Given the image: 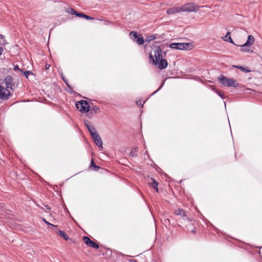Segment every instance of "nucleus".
I'll list each match as a JSON object with an SVG mask.
<instances>
[{
    "label": "nucleus",
    "mask_w": 262,
    "mask_h": 262,
    "mask_svg": "<svg viewBox=\"0 0 262 262\" xmlns=\"http://www.w3.org/2000/svg\"><path fill=\"white\" fill-rule=\"evenodd\" d=\"M154 55L151 54L149 55L150 59L152 60L153 63L156 65L159 69H164L167 66V61L162 59V50L160 47H156L154 51Z\"/></svg>",
    "instance_id": "f257e3e1"
},
{
    "label": "nucleus",
    "mask_w": 262,
    "mask_h": 262,
    "mask_svg": "<svg viewBox=\"0 0 262 262\" xmlns=\"http://www.w3.org/2000/svg\"><path fill=\"white\" fill-rule=\"evenodd\" d=\"M219 80L220 83L225 86H233L236 88L238 86V83L236 80L232 78H228L227 77L222 75L219 77Z\"/></svg>",
    "instance_id": "f03ea898"
},
{
    "label": "nucleus",
    "mask_w": 262,
    "mask_h": 262,
    "mask_svg": "<svg viewBox=\"0 0 262 262\" xmlns=\"http://www.w3.org/2000/svg\"><path fill=\"white\" fill-rule=\"evenodd\" d=\"M182 220L184 221V224L185 225L187 230L193 234H195L196 233L195 226L197 224L196 221L195 220H191L188 217L183 218Z\"/></svg>",
    "instance_id": "7ed1b4c3"
},
{
    "label": "nucleus",
    "mask_w": 262,
    "mask_h": 262,
    "mask_svg": "<svg viewBox=\"0 0 262 262\" xmlns=\"http://www.w3.org/2000/svg\"><path fill=\"white\" fill-rule=\"evenodd\" d=\"M76 107L82 113H88L90 111V106L86 100H81L76 102Z\"/></svg>",
    "instance_id": "20e7f679"
},
{
    "label": "nucleus",
    "mask_w": 262,
    "mask_h": 262,
    "mask_svg": "<svg viewBox=\"0 0 262 262\" xmlns=\"http://www.w3.org/2000/svg\"><path fill=\"white\" fill-rule=\"evenodd\" d=\"M199 8V6L193 3H187L181 6L183 12H197Z\"/></svg>",
    "instance_id": "39448f33"
},
{
    "label": "nucleus",
    "mask_w": 262,
    "mask_h": 262,
    "mask_svg": "<svg viewBox=\"0 0 262 262\" xmlns=\"http://www.w3.org/2000/svg\"><path fill=\"white\" fill-rule=\"evenodd\" d=\"M130 37L138 45H143L144 42V40L142 35L140 34L138 35L137 32L132 31L129 33Z\"/></svg>",
    "instance_id": "423d86ee"
},
{
    "label": "nucleus",
    "mask_w": 262,
    "mask_h": 262,
    "mask_svg": "<svg viewBox=\"0 0 262 262\" xmlns=\"http://www.w3.org/2000/svg\"><path fill=\"white\" fill-rule=\"evenodd\" d=\"M10 95V92L8 88L0 85V99L5 100H8Z\"/></svg>",
    "instance_id": "0eeeda50"
},
{
    "label": "nucleus",
    "mask_w": 262,
    "mask_h": 262,
    "mask_svg": "<svg viewBox=\"0 0 262 262\" xmlns=\"http://www.w3.org/2000/svg\"><path fill=\"white\" fill-rule=\"evenodd\" d=\"M83 241L84 243L89 247L94 248L95 249H98L99 248V246L98 244L95 243V242L92 241L89 237L88 236H83Z\"/></svg>",
    "instance_id": "6e6552de"
},
{
    "label": "nucleus",
    "mask_w": 262,
    "mask_h": 262,
    "mask_svg": "<svg viewBox=\"0 0 262 262\" xmlns=\"http://www.w3.org/2000/svg\"><path fill=\"white\" fill-rule=\"evenodd\" d=\"M5 81L6 88L12 90L13 87L14 86V82H13V79L12 77L10 75L6 76L5 79Z\"/></svg>",
    "instance_id": "1a4fd4ad"
},
{
    "label": "nucleus",
    "mask_w": 262,
    "mask_h": 262,
    "mask_svg": "<svg viewBox=\"0 0 262 262\" xmlns=\"http://www.w3.org/2000/svg\"><path fill=\"white\" fill-rule=\"evenodd\" d=\"M150 182H148V183L149 185H150L152 188L156 190V191L158 192L159 191L158 189V185L159 183L157 181L155 180L154 179L150 178Z\"/></svg>",
    "instance_id": "9d476101"
},
{
    "label": "nucleus",
    "mask_w": 262,
    "mask_h": 262,
    "mask_svg": "<svg viewBox=\"0 0 262 262\" xmlns=\"http://www.w3.org/2000/svg\"><path fill=\"white\" fill-rule=\"evenodd\" d=\"M96 144L99 147L100 149H102V141L99 135L94 138Z\"/></svg>",
    "instance_id": "9b49d317"
},
{
    "label": "nucleus",
    "mask_w": 262,
    "mask_h": 262,
    "mask_svg": "<svg viewBox=\"0 0 262 262\" xmlns=\"http://www.w3.org/2000/svg\"><path fill=\"white\" fill-rule=\"evenodd\" d=\"M90 114H98L100 112V108L96 105H93L91 108L90 107ZM89 115V114L88 115Z\"/></svg>",
    "instance_id": "f8f14e48"
},
{
    "label": "nucleus",
    "mask_w": 262,
    "mask_h": 262,
    "mask_svg": "<svg viewBox=\"0 0 262 262\" xmlns=\"http://www.w3.org/2000/svg\"><path fill=\"white\" fill-rule=\"evenodd\" d=\"M174 214L177 215H179L180 216L183 217L185 218V217H186V213L184 211V210L182 209H178L174 211Z\"/></svg>",
    "instance_id": "ddd939ff"
},
{
    "label": "nucleus",
    "mask_w": 262,
    "mask_h": 262,
    "mask_svg": "<svg viewBox=\"0 0 262 262\" xmlns=\"http://www.w3.org/2000/svg\"><path fill=\"white\" fill-rule=\"evenodd\" d=\"M190 43H178V49L187 50L188 49Z\"/></svg>",
    "instance_id": "4468645a"
},
{
    "label": "nucleus",
    "mask_w": 262,
    "mask_h": 262,
    "mask_svg": "<svg viewBox=\"0 0 262 262\" xmlns=\"http://www.w3.org/2000/svg\"><path fill=\"white\" fill-rule=\"evenodd\" d=\"M254 41V38L252 35H249L248 37V40L246 42L244 43L245 46H250L253 43Z\"/></svg>",
    "instance_id": "2eb2a0df"
},
{
    "label": "nucleus",
    "mask_w": 262,
    "mask_h": 262,
    "mask_svg": "<svg viewBox=\"0 0 262 262\" xmlns=\"http://www.w3.org/2000/svg\"><path fill=\"white\" fill-rule=\"evenodd\" d=\"M223 38L225 41L231 42L235 45L230 36V33L229 32H228L226 35Z\"/></svg>",
    "instance_id": "dca6fc26"
},
{
    "label": "nucleus",
    "mask_w": 262,
    "mask_h": 262,
    "mask_svg": "<svg viewBox=\"0 0 262 262\" xmlns=\"http://www.w3.org/2000/svg\"><path fill=\"white\" fill-rule=\"evenodd\" d=\"M232 67L234 68H237L238 69H239L240 70H241L242 71H243L245 73H249L250 72V71L249 70H248L246 68L243 67L242 66L233 65V66H232Z\"/></svg>",
    "instance_id": "f3484780"
},
{
    "label": "nucleus",
    "mask_w": 262,
    "mask_h": 262,
    "mask_svg": "<svg viewBox=\"0 0 262 262\" xmlns=\"http://www.w3.org/2000/svg\"><path fill=\"white\" fill-rule=\"evenodd\" d=\"M138 150V147L134 148L130 151L129 154V156L132 157H137V152Z\"/></svg>",
    "instance_id": "a211bd4d"
},
{
    "label": "nucleus",
    "mask_w": 262,
    "mask_h": 262,
    "mask_svg": "<svg viewBox=\"0 0 262 262\" xmlns=\"http://www.w3.org/2000/svg\"><path fill=\"white\" fill-rule=\"evenodd\" d=\"M59 235L62 237L65 240L67 241L69 239L68 236L62 230H58L57 232Z\"/></svg>",
    "instance_id": "6ab92c4d"
},
{
    "label": "nucleus",
    "mask_w": 262,
    "mask_h": 262,
    "mask_svg": "<svg viewBox=\"0 0 262 262\" xmlns=\"http://www.w3.org/2000/svg\"><path fill=\"white\" fill-rule=\"evenodd\" d=\"M249 46H245L244 44L241 46V51L242 52H252V50H250Z\"/></svg>",
    "instance_id": "aec40b11"
},
{
    "label": "nucleus",
    "mask_w": 262,
    "mask_h": 262,
    "mask_svg": "<svg viewBox=\"0 0 262 262\" xmlns=\"http://www.w3.org/2000/svg\"><path fill=\"white\" fill-rule=\"evenodd\" d=\"M90 167H92L94 170H97L100 168V167L98 166H97L95 164L93 159H92L91 160Z\"/></svg>",
    "instance_id": "412c9836"
},
{
    "label": "nucleus",
    "mask_w": 262,
    "mask_h": 262,
    "mask_svg": "<svg viewBox=\"0 0 262 262\" xmlns=\"http://www.w3.org/2000/svg\"><path fill=\"white\" fill-rule=\"evenodd\" d=\"M172 8L173 9V11H174V13L183 12L182 9L181 8V7H172Z\"/></svg>",
    "instance_id": "4be33fe9"
},
{
    "label": "nucleus",
    "mask_w": 262,
    "mask_h": 262,
    "mask_svg": "<svg viewBox=\"0 0 262 262\" xmlns=\"http://www.w3.org/2000/svg\"><path fill=\"white\" fill-rule=\"evenodd\" d=\"M84 124L85 126L87 127L88 130H89V128L91 127L93 128L94 127V126L91 123V122L87 120H84Z\"/></svg>",
    "instance_id": "5701e85b"
},
{
    "label": "nucleus",
    "mask_w": 262,
    "mask_h": 262,
    "mask_svg": "<svg viewBox=\"0 0 262 262\" xmlns=\"http://www.w3.org/2000/svg\"><path fill=\"white\" fill-rule=\"evenodd\" d=\"M66 12L68 13H70L72 15H75L77 13V11L74 10L73 8H70L69 9L67 10Z\"/></svg>",
    "instance_id": "b1692460"
},
{
    "label": "nucleus",
    "mask_w": 262,
    "mask_h": 262,
    "mask_svg": "<svg viewBox=\"0 0 262 262\" xmlns=\"http://www.w3.org/2000/svg\"><path fill=\"white\" fill-rule=\"evenodd\" d=\"M178 43H172L169 45L172 49H178Z\"/></svg>",
    "instance_id": "393cba45"
},
{
    "label": "nucleus",
    "mask_w": 262,
    "mask_h": 262,
    "mask_svg": "<svg viewBox=\"0 0 262 262\" xmlns=\"http://www.w3.org/2000/svg\"><path fill=\"white\" fill-rule=\"evenodd\" d=\"M167 13L168 14H174V11L172 8H170L167 10Z\"/></svg>",
    "instance_id": "a878e982"
},
{
    "label": "nucleus",
    "mask_w": 262,
    "mask_h": 262,
    "mask_svg": "<svg viewBox=\"0 0 262 262\" xmlns=\"http://www.w3.org/2000/svg\"><path fill=\"white\" fill-rule=\"evenodd\" d=\"M21 73L24 74V75L26 77V78L28 77V75L33 74L31 71H26L23 72V73Z\"/></svg>",
    "instance_id": "bb28decb"
},
{
    "label": "nucleus",
    "mask_w": 262,
    "mask_h": 262,
    "mask_svg": "<svg viewBox=\"0 0 262 262\" xmlns=\"http://www.w3.org/2000/svg\"><path fill=\"white\" fill-rule=\"evenodd\" d=\"M155 39H156V37L154 35H151V36H148L146 40L148 41H150L151 40H155Z\"/></svg>",
    "instance_id": "cd10ccee"
},
{
    "label": "nucleus",
    "mask_w": 262,
    "mask_h": 262,
    "mask_svg": "<svg viewBox=\"0 0 262 262\" xmlns=\"http://www.w3.org/2000/svg\"><path fill=\"white\" fill-rule=\"evenodd\" d=\"M90 134L92 136L93 139L95 138V137H97V136L99 135L96 130L94 131V132Z\"/></svg>",
    "instance_id": "c85d7f7f"
},
{
    "label": "nucleus",
    "mask_w": 262,
    "mask_h": 262,
    "mask_svg": "<svg viewBox=\"0 0 262 262\" xmlns=\"http://www.w3.org/2000/svg\"><path fill=\"white\" fill-rule=\"evenodd\" d=\"M90 134L92 136L93 139L95 138V137H97V136L99 135L96 130L94 131V132Z\"/></svg>",
    "instance_id": "c756f323"
},
{
    "label": "nucleus",
    "mask_w": 262,
    "mask_h": 262,
    "mask_svg": "<svg viewBox=\"0 0 262 262\" xmlns=\"http://www.w3.org/2000/svg\"><path fill=\"white\" fill-rule=\"evenodd\" d=\"M14 71L18 70V71H19L20 72V73L23 72V70L20 69L17 65H16V66H14Z\"/></svg>",
    "instance_id": "7c9ffc66"
},
{
    "label": "nucleus",
    "mask_w": 262,
    "mask_h": 262,
    "mask_svg": "<svg viewBox=\"0 0 262 262\" xmlns=\"http://www.w3.org/2000/svg\"><path fill=\"white\" fill-rule=\"evenodd\" d=\"M83 18H85L86 19H88V20H92V19H94V18L90 16L89 15H87L86 14L84 15Z\"/></svg>",
    "instance_id": "2f4dec72"
},
{
    "label": "nucleus",
    "mask_w": 262,
    "mask_h": 262,
    "mask_svg": "<svg viewBox=\"0 0 262 262\" xmlns=\"http://www.w3.org/2000/svg\"><path fill=\"white\" fill-rule=\"evenodd\" d=\"M84 14L77 12L76 15L80 17H83Z\"/></svg>",
    "instance_id": "473e14b6"
},
{
    "label": "nucleus",
    "mask_w": 262,
    "mask_h": 262,
    "mask_svg": "<svg viewBox=\"0 0 262 262\" xmlns=\"http://www.w3.org/2000/svg\"><path fill=\"white\" fill-rule=\"evenodd\" d=\"M43 222H44L45 223H46L47 224H48V225H50V226H52V227H56V226L54 225H53V224H50V223H49L48 222H47L45 219H43Z\"/></svg>",
    "instance_id": "72a5a7b5"
},
{
    "label": "nucleus",
    "mask_w": 262,
    "mask_h": 262,
    "mask_svg": "<svg viewBox=\"0 0 262 262\" xmlns=\"http://www.w3.org/2000/svg\"><path fill=\"white\" fill-rule=\"evenodd\" d=\"M217 94L219 95L222 98H224V93L221 92V91H217Z\"/></svg>",
    "instance_id": "f704fd0d"
},
{
    "label": "nucleus",
    "mask_w": 262,
    "mask_h": 262,
    "mask_svg": "<svg viewBox=\"0 0 262 262\" xmlns=\"http://www.w3.org/2000/svg\"><path fill=\"white\" fill-rule=\"evenodd\" d=\"M95 130H96L94 127H93V128L91 127V128H89V130L90 134H91L92 133L94 132Z\"/></svg>",
    "instance_id": "c9c22d12"
},
{
    "label": "nucleus",
    "mask_w": 262,
    "mask_h": 262,
    "mask_svg": "<svg viewBox=\"0 0 262 262\" xmlns=\"http://www.w3.org/2000/svg\"><path fill=\"white\" fill-rule=\"evenodd\" d=\"M62 80L64 81V82L67 84V85L68 86H70L68 83V80L66 79L62 76Z\"/></svg>",
    "instance_id": "e433bc0d"
},
{
    "label": "nucleus",
    "mask_w": 262,
    "mask_h": 262,
    "mask_svg": "<svg viewBox=\"0 0 262 262\" xmlns=\"http://www.w3.org/2000/svg\"><path fill=\"white\" fill-rule=\"evenodd\" d=\"M137 104L139 106H141V107H143V104H142V101H139L137 102Z\"/></svg>",
    "instance_id": "4c0bfd02"
},
{
    "label": "nucleus",
    "mask_w": 262,
    "mask_h": 262,
    "mask_svg": "<svg viewBox=\"0 0 262 262\" xmlns=\"http://www.w3.org/2000/svg\"><path fill=\"white\" fill-rule=\"evenodd\" d=\"M50 66L48 64H46V66H45V69L46 70H48L49 69Z\"/></svg>",
    "instance_id": "58836bf2"
},
{
    "label": "nucleus",
    "mask_w": 262,
    "mask_h": 262,
    "mask_svg": "<svg viewBox=\"0 0 262 262\" xmlns=\"http://www.w3.org/2000/svg\"><path fill=\"white\" fill-rule=\"evenodd\" d=\"M45 207L48 210H50L51 209V207L49 205H45Z\"/></svg>",
    "instance_id": "ea45409f"
},
{
    "label": "nucleus",
    "mask_w": 262,
    "mask_h": 262,
    "mask_svg": "<svg viewBox=\"0 0 262 262\" xmlns=\"http://www.w3.org/2000/svg\"><path fill=\"white\" fill-rule=\"evenodd\" d=\"M162 86V85H161V86L159 88V89H158L156 91H155V92H154V93L152 94V95H154V94H155V93H157V92H158V91H159V90L161 88Z\"/></svg>",
    "instance_id": "a19ab883"
},
{
    "label": "nucleus",
    "mask_w": 262,
    "mask_h": 262,
    "mask_svg": "<svg viewBox=\"0 0 262 262\" xmlns=\"http://www.w3.org/2000/svg\"><path fill=\"white\" fill-rule=\"evenodd\" d=\"M3 51V49L2 47H0V55L2 54Z\"/></svg>",
    "instance_id": "79ce46f5"
},
{
    "label": "nucleus",
    "mask_w": 262,
    "mask_h": 262,
    "mask_svg": "<svg viewBox=\"0 0 262 262\" xmlns=\"http://www.w3.org/2000/svg\"><path fill=\"white\" fill-rule=\"evenodd\" d=\"M0 37L2 38V39H3L4 38V36L3 35H0Z\"/></svg>",
    "instance_id": "37998d69"
},
{
    "label": "nucleus",
    "mask_w": 262,
    "mask_h": 262,
    "mask_svg": "<svg viewBox=\"0 0 262 262\" xmlns=\"http://www.w3.org/2000/svg\"><path fill=\"white\" fill-rule=\"evenodd\" d=\"M168 222H169V219H167L166 220Z\"/></svg>",
    "instance_id": "c03bdc74"
}]
</instances>
